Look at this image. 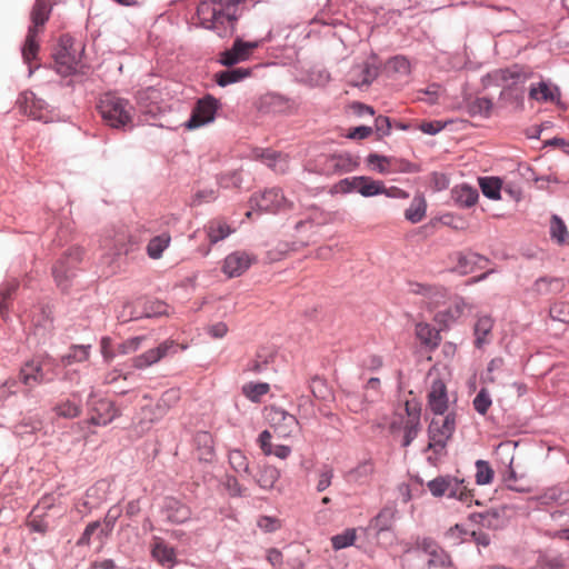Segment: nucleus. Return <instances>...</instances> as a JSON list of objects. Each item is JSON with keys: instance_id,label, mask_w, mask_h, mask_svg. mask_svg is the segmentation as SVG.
I'll list each match as a JSON object with an SVG mask.
<instances>
[{"instance_id": "nucleus-1", "label": "nucleus", "mask_w": 569, "mask_h": 569, "mask_svg": "<svg viewBox=\"0 0 569 569\" xmlns=\"http://www.w3.org/2000/svg\"><path fill=\"white\" fill-rule=\"evenodd\" d=\"M242 0H206L197 7L199 24L219 37L232 36L238 19V6Z\"/></svg>"}, {"instance_id": "nucleus-2", "label": "nucleus", "mask_w": 569, "mask_h": 569, "mask_svg": "<svg viewBox=\"0 0 569 569\" xmlns=\"http://www.w3.org/2000/svg\"><path fill=\"white\" fill-rule=\"evenodd\" d=\"M98 110L109 127L128 130L133 127L134 108L129 100L108 92L100 97Z\"/></svg>"}, {"instance_id": "nucleus-3", "label": "nucleus", "mask_w": 569, "mask_h": 569, "mask_svg": "<svg viewBox=\"0 0 569 569\" xmlns=\"http://www.w3.org/2000/svg\"><path fill=\"white\" fill-rule=\"evenodd\" d=\"M58 361L48 353L34 357L21 366L17 381L31 391L40 385L52 382L58 376Z\"/></svg>"}, {"instance_id": "nucleus-4", "label": "nucleus", "mask_w": 569, "mask_h": 569, "mask_svg": "<svg viewBox=\"0 0 569 569\" xmlns=\"http://www.w3.org/2000/svg\"><path fill=\"white\" fill-rule=\"evenodd\" d=\"M51 7L46 0H36L30 11V26L22 47V57L27 63H31L37 58L39 51L38 36L46 22L49 20Z\"/></svg>"}, {"instance_id": "nucleus-5", "label": "nucleus", "mask_w": 569, "mask_h": 569, "mask_svg": "<svg viewBox=\"0 0 569 569\" xmlns=\"http://www.w3.org/2000/svg\"><path fill=\"white\" fill-rule=\"evenodd\" d=\"M266 419L278 438L295 437L301 429L295 415L277 406H270L266 409Z\"/></svg>"}, {"instance_id": "nucleus-6", "label": "nucleus", "mask_w": 569, "mask_h": 569, "mask_svg": "<svg viewBox=\"0 0 569 569\" xmlns=\"http://www.w3.org/2000/svg\"><path fill=\"white\" fill-rule=\"evenodd\" d=\"M455 429L456 418L453 413H448L443 419H432L428 428V449L438 456L445 455L447 443Z\"/></svg>"}, {"instance_id": "nucleus-7", "label": "nucleus", "mask_w": 569, "mask_h": 569, "mask_svg": "<svg viewBox=\"0 0 569 569\" xmlns=\"http://www.w3.org/2000/svg\"><path fill=\"white\" fill-rule=\"evenodd\" d=\"M271 40V31L268 32L267 37L254 41H243L241 38H236L231 48L224 50L219 54V63L224 67H232L240 62L247 61L252 56L253 51L259 48L266 41Z\"/></svg>"}, {"instance_id": "nucleus-8", "label": "nucleus", "mask_w": 569, "mask_h": 569, "mask_svg": "<svg viewBox=\"0 0 569 569\" xmlns=\"http://www.w3.org/2000/svg\"><path fill=\"white\" fill-rule=\"evenodd\" d=\"M90 418L88 422L93 426H107L120 416L114 402L106 398H98L93 391L87 400Z\"/></svg>"}, {"instance_id": "nucleus-9", "label": "nucleus", "mask_w": 569, "mask_h": 569, "mask_svg": "<svg viewBox=\"0 0 569 569\" xmlns=\"http://www.w3.org/2000/svg\"><path fill=\"white\" fill-rule=\"evenodd\" d=\"M252 208L266 212H279L292 209L293 204L284 196L281 189L270 188L261 193H254L250 198Z\"/></svg>"}, {"instance_id": "nucleus-10", "label": "nucleus", "mask_w": 569, "mask_h": 569, "mask_svg": "<svg viewBox=\"0 0 569 569\" xmlns=\"http://www.w3.org/2000/svg\"><path fill=\"white\" fill-rule=\"evenodd\" d=\"M219 101L210 94L199 99L190 118L184 122L188 130H194L211 123L216 119Z\"/></svg>"}, {"instance_id": "nucleus-11", "label": "nucleus", "mask_w": 569, "mask_h": 569, "mask_svg": "<svg viewBox=\"0 0 569 569\" xmlns=\"http://www.w3.org/2000/svg\"><path fill=\"white\" fill-rule=\"evenodd\" d=\"M82 258V250L78 247L70 248L67 254L58 260L52 268L54 280L61 289L66 290L74 276V267Z\"/></svg>"}, {"instance_id": "nucleus-12", "label": "nucleus", "mask_w": 569, "mask_h": 569, "mask_svg": "<svg viewBox=\"0 0 569 569\" xmlns=\"http://www.w3.org/2000/svg\"><path fill=\"white\" fill-rule=\"evenodd\" d=\"M419 546L426 553L428 569L431 567L437 568H452L453 562L450 555L441 548L432 538H422Z\"/></svg>"}, {"instance_id": "nucleus-13", "label": "nucleus", "mask_w": 569, "mask_h": 569, "mask_svg": "<svg viewBox=\"0 0 569 569\" xmlns=\"http://www.w3.org/2000/svg\"><path fill=\"white\" fill-rule=\"evenodd\" d=\"M470 520L490 530H499L508 525L507 507L491 508L470 515Z\"/></svg>"}, {"instance_id": "nucleus-14", "label": "nucleus", "mask_w": 569, "mask_h": 569, "mask_svg": "<svg viewBox=\"0 0 569 569\" xmlns=\"http://www.w3.org/2000/svg\"><path fill=\"white\" fill-rule=\"evenodd\" d=\"M379 68L369 61L355 64L348 72V82L353 87L369 86L378 77Z\"/></svg>"}, {"instance_id": "nucleus-15", "label": "nucleus", "mask_w": 569, "mask_h": 569, "mask_svg": "<svg viewBox=\"0 0 569 569\" xmlns=\"http://www.w3.org/2000/svg\"><path fill=\"white\" fill-rule=\"evenodd\" d=\"M254 258L246 251H234L224 258L222 271L229 277L241 276L252 264Z\"/></svg>"}, {"instance_id": "nucleus-16", "label": "nucleus", "mask_w": 569, "mask_h": 569, "mask_svg": "<svg viewBox=\"0 0 569 569\" xmlns=\"http://www.w3.org/2000/svg\"><path fill=\"white\" fill-rule=\"evenodd\" d=\"M162 511L167 520L176 525L186 523L192 516L190 507L174 497H167L164 499Z\"/></svg>"}, {"instance_id": "nucleus-17", "label": "nucleus", "mask_w": 569, "mask_h": 569, "mask_svg": "<svg viewBox=\"0 0 569 569\" xmlns=\"http://www.w3.org/2000/svg\"><path fill=\"white\" fill-rule=\"evenodd\" d=\"M448 392L445 382L441 379H435L431 382L428 393L429 409L438 416H442L448 409Z\"/></svg>"}, {"instance_id": "nucleus-18", "label": "nucleus", "mask_w": 569, "mask_h": 569, "mask_svg": "<svg viewBox=\"0 0 569 569\" xmlns=\"http://www.w3.org/2000/svg\"><path fill=\"white\" fill-rule=\"evenodd\" d=\"M174 347L176 345L173 341L166 340L158 347L149 349L140 356L136 357L133 360V366L137 369L150 367L164 358L171 350L174 349Z\"/></svg>"}, {"instance_id": "nucleus-19", "label": "nucleus", "mask_w": 569, "mask_h": 569, "mask_svg": "<svg viewBox=\"0 0 569 569\" xmlns=\"http://www.w3.org/2000/svg\"><path fill=\"white\" fill-rule=\"evenodd\" d=\"M254 157L278 174H283L289 170L288 156L281 152L271 149H258L254 151Z\"/></svg>"}, {"instance_id": "nucleus-20", "label": "nucleus", "mask_w": 569, "mask_h": 569, "mask_svg": "<svg viewBox=\"0 0 569 569\" xmlns=\"http://www.w3.org/2000/svg\"><path fill=\"white\" fill-rule=\"evenodd\" d=\"M81 67V52L73 50L72 54L54 53V68L56 71L62 76L68 77L78 72Z\"/></svg>"}, {"instance_id": "nucleus-21", "label": "nucleus", "mask_w": 569, "mask_h": 569, "mask_svg": "<svg viewBox=\"0 0 569 569\" xmlns=\"http://www.w3.org/2000/svg\"><path fill=\"white\" fill-rule=\"evenodd\" d=\"M22 98L24 101L23 106H22V110L27 116L31 117L34 120H39V121H43V122L48 121V116H47L48 104L44 100L37 98L34 96V93H32V92L23 93Z\"/></svg>"}, {"instance_id": "nucleus-22", "label": "nucleus", "mask_w": 569, "mask_h": 569, "mask_svg": "<svg viewBox=\"0 0 569 569\" xmlns=\"http://www.w3.org/2000/svg\"><path fill=\"white\" fill-rule=\"evenodd\" d=\"M53 411L58 417L73 419L80 416L82 411V400L79 392H72L70 397L60 400Z\"/></svg>"}, {"instance_id": "nucleus-23", "label": "nucleus", "mask_w": 569, "mask_h": 569, "mask_svg": "<svg viewBox=\"0 0 569 569\" xmlns=\"http://www.w3.org/2000/svg\"><path fill=\"white\" fill-rule=\"evenodd\" d=\"M272 432L270 430H263L257 442L264 456H274L279 459H287L291 455V448L284 445L272 446L271 443Z\"/></svg>"}, {"instance_id": "nucleus-24", "label": "nucleus", "mask_w": 569, "mask_h": 569, "mask_svg": "<svg viewBox=\"0 0 569 569\" xmlns=\"http://www.w3.org/2000/svg\"><path fill=\"white\" fill-rule=\"evenodd\" d=\"M488 259L476 252L458 253L457 258V272L468 274L475 272L477 269L485 268Z\"/></svg>"}, {"instance_id": "nucleus-25", "label": "nucleus", "mask_w": 569, "mask_h": 569, "mask_svg": "<svg viewBox=\"0 0 569 569\" xmlns=\"http://www.w3.org/2000/svg\"><path fill=\"white\" fill-rule=\"evenodd\" d=\"M417 539L415 547L408 548L401 556V566L403 569H428V562L425 551L419 546Z\"/></svg>"}, {"instance_id": "nucleus-26", "label": "nucleus", "mask_w": 569, "mask_h": 569, "mask_svg": "<svg viewBox=\"0 0 569 569\" xmlns=\"http://www.w3.org/2000/svg\"><path fill=\"white\" fill-rule=\"evenodd\" d=\"M50 507L51 505L47 501H41L33 507L27 522L31 531L44 535L49 530V522L46 520V511Z\"/></svg>"}, {"instance_id": "nucleus-27", "label": "nucleus", "mask_w": 569, "mask_h": 569, "mask_svg": "<svg viewBox=\"0 0 569 569\" xmlns=\"http://www.w3.org/2000/svg\"><path fill=\"white\" fill-rule=\"evenodd\" d=\"M406 411L409 417L408 421L405 425V436L402 446L409 447L411 442L417 438L421 425H420V409L416 407H411L409 402L406 403Z\"/></svg>"}, {"instance_id": "nucleus-28", "label": "nucleus", "mask_w": 569, "mask_h": 569, "mask_svg": "<svg viewBox=\"0 0 569 569\" xmlns=\"http://www.w3.org/2000/svg\"><path fill=\"white\" fill-rule=\"evenodd\" d=\"M373 472L375 461L371 458H367L348 471L347 480L356 485H366L370 481Z\"/></svg>"}, {"instance_id": "nucleus-29", "label": "nucleus", "mask_w": 569, "mask_h": 569, "mask_svg": "<svg viewBox=\"0 0 569 569\" xmlns=\"http://www.w3.org/2000/svg\"><path fill=\"white\" fill-rule=\"evenodd\" d=\"M560 92L557 86H550L546 81L531 84L529 89V98L538 102H555L559 99Z\"/></svg>"}, {"instance_id": "nucleus-30", "label": "nucleus", "mask_w": 569, "mask_h": 569, "mask_svg": "<svg viewBox=\"0 0 569 569\" xmlns=\"http://www.w3.org/2000/svg\"><path fill=\"white\" fill-rule=\"evenodd\" d=\"M451 193L455 203L461 208L473 207L479 199L478 190L467 183L456 186Z\"/></svg>"}, {"instance_id": "nucleus-31", "label": "nucleus", "mask_w": 569, "mask_h": 569, "mask_svg": "<svg viewBox=\"0 0 569 569\" xmlns=\"http://www.w3.org/2000/svg\"><path fill=\"white\" fill-rule=\"evenodd\" d=\"M495 76L497 79L510 82L508 86H512L515 88V86L525 83L529 78H531L532 72L528 71L523 67L515 64L510 68L497 70Z\"/></svg>"}, {"instance_id": "nucleus-32", "label": "nucleus", "mask_w": 569, "mask_h": 569, "mask_svg": "<svg viewBox=\"0 0 569 569\" xmlns=\"http://www.w3.org/2000/svg\"><path fill=\"white\" fill-rule=\"evenodd\" d=\"M152 557L162 566L173 568L177 563L176 551L163 540L157 538L151 549Z\"/></svg>"}, {"instance_id": "nucleus-33", "label": "nucleus", "mask_w": 569, "mask_h": 569, "mask_svg": "<svg viewBox=\"0 0 569 569\" xmlns=\"http://www.w3.org/2000/svg\"><path fill=\"white\" fill-rule=\"evenodd\" d=\"M203 230L211 244H216L233 232V229H231V227L226 221L220 219L210 220L204 226Z\"/></svg>"}, {"instance_id": "nucleus-34", "label": "nucleus", "mask_w": 569, "mask_h": 569, "mask_svg": "<svg viewBox=\"0 0 569 569\" xmlns=\"http://www.w3.org/2000/svg\"><path fill=\"white\" fill-rule=\"evenodd\" d=\"M252 73L250 68L227 69L214 74V80L219 87H227L249 78Z\"/></svg>"}, {"instance_id": "nucleus-35", "label": "nucleus", "mask_w": 569, "mask_h": 569, "mask_svg": "<svg viewBox=\"0 0 569 569\" xmlns=\"http://www.w3.org/2000/svg\"><path fill=\"white\" fill-rule=\"evenodd\" d=\"M279 478L280 471L276 467L264 465L254 476V481L262 490H271Z\"/></svg>"}, {"instance_id": "nucleus-36", "label": "nucleus", "mask_w": 569, "mask_h": 569, "mask_svg": "<svg viewBox=\"0 0 569 569\" xmlns=\"http://www.w3.org/2000/svg\"><path fill=\"white\" fill-rule=\"evenodd\" d=\"M171 243V236L168 232H162L151 238L146 247L147 254L150 259L158 260L162 257L163 252Z\"/></svg>"}, {"instance_id": "nucleus-37", "label": "nucleus", "mask_w": 569, "mask_h": 569, "mask_svg": "<svg viewBox=\"0 0 569 569\" xmlns=\"http://www.w3.org/2000/svg\"><path fill=\"white\" fill-rule=\"evenodd\" d=\"M565 288V281L557 277H541L533 283V290L538 295H557L560 293Z\"/></svg>"}, {"instance_id": "nucleus-38", "label": "nucleus", "mask_w": 569, "mask_h": 569, "mask_svg": "<svg viewBox=\"0 0 569 569\" xmlns=\"http://www.w3.org/2000/svg\"><path fill=\"white\" fill-rule=\"evenodd\" d=\"M450 499H457L468 506L472 502L471 491L468 489L463 479L451 476V483L448 487L447 496Z\"/></svg>"}, {"instance_id": "nucleus-39", "label": "nucleus", "mask_w": 569, "mask_h": 569, "mask_svg": "<svg viewBox=\"0 0 569 569\" xmlns=\"http://www.w3.org/2000/svg\"><path fill=\"white\" fill-rule=\"evenodd\" d=\"M416 335L421 345L430 349L437 348L440 342L439 331L428 323H418Z\"/></svg>"}, {"instance_id": "nucleus-40", "label": "nucleus", "mask_w": 569, "mask_h": 569, "mask_svg": "<svg viewBox=\"0 0 569 569\" xmlns=\"http://www.w3.org/2000/svg\"><path fill=\"white\" fill-rule=\"evenodd\" d=\"M479 187L482 194L491 200L501 198L503 181L499 177H481L479 178Z\"/></svg>"}, {"instance_id": "nucleus-41", "label": "nucleus", "mask_w": 569, "mask_h": 569, "mask_svg": "<svg viewBox=\"0 0 569 569\" xmlns=\"http://www.w3.org/2000/svg\"><path fill=\"white\" fill-rule=\"evenodd\" d=\"M179 399L180 392L178 389H169L164 391L154 407L156 417L150 419V421L153 422L154 420H159L172 406L179 401Z\"/></svg>"}, {"instance_id": "nucleus-42", "label": "nucleus", "mask_w": 569, "mask_h": 569, "mask_svg": "<svg viewBox=\"0 0 569 569\" xmlns=\"http://www.w3.org/2000/svg\"><path fill=\"white\" fill-rule=\"evenodd\" d=\"M228 461L231 469L240 476H251L249 459L240 449L229 451Z\"/></svg>"}, {"instance_id": "nucleus-43", "label": "nucleus", "mask_w": 569, "mask_h": 569, "mask_svg": "<svg viewBox=\"0 0 569 569\" xmlns=\"http://www.w3.org/2000/svg\"><path fill=\"white\" fill-rule=\"evenodd\" d=\"M426 211H427L426 199L423 196L418 194V196H415L409 208L406 209L405 218L408 221H410L411 223H418L425 218Z\"/></svg>"}, {"instance_id": "nucleus-44", "label": "nucleus", "mask_w": 569, "mask_h": 569, "mask_svg": "<svg viewBox=\"0 0 569 569\" xmlns=\"http://www.w3.org/2000/svg\"><path fill=\"white\" fill-rule=\"evenodd\" d=\"M90 345H73L70 347L69 352L61 357L63 366H70L74 362H83L89 359Z\"/></svg>"}, {"instance_id": "nucleus-45", "label": "nucleus", "mask_w": 569, "mask_h": 569, "mask_svg": "<svg viewBox=\"0 0 569 569\" xmlns=\"http://www.w3.org/2000/svg\"><path fill=\"white\" fill-rule=\"evenodd\" d=\"M359 180H361V182H359L358 192L365 198L386 192V187L382 181H376L366 176H359Z\"/></svg>"}, {"instance_id": "nucleus-46", "label": "nucleus", "mask_w": 569, "mask_h": 569, "mask_svg": "<svg viewBox=\"0 0 569 569\" xmlns=\"http://www.w3.org/2000/svg\"><path fill=\"white\" fill-rule=\"evenodd\" d=\"M493 327V321L490 317L483 316L480 317L475 325V336L476 341L475 345L477 348H481L483 345L488 342L487 337L491 332Z\"/></svg>"}, {"instance_id": "nucleus-47", "label": "nucleus", "mask_w": 569, "mask_h": 569, "mask_svg": "<svg viewBox=\"0 0 569 569\" xmlns=\"http://www.w3.org/2000/svg\"><path fill=\"white\" fill-rule=\"evenodd\" d=\"M495 471L486 460L476 461V483L479 486H486L491 483L493 480Z\"/></svg>"}, {"instance_id": "nucleus-48", "label": "nucleus", "mask_w": 569, "mask_h": 569, "mask_svg": "<svg viewBox=\"0 0 569 569\" xmlns=\"http://www.w3.org/2000/svg\"><path fill=\"white\" fill-rule=\"evenodd\" d=\"M451 483V476H439L435 479L427 482V488L429 489L430 493L436 497L440 498L443 496H447L448 487H450Z\"/></svg>"}, {"instance_id": "nucleus-49", "label": "nucleus", "mask_w": 569, "mask_h": 569, "mask_svg": "<svg viewBox=\"0 0 569 569\" xmlns=\"http://www.w3.org/2000/svg\"><path fill=\"white\" fill-rule=\"evenodd\" d=\"M269 385L266 382H250L242 387V393L251 401L258 402L260 398L269 392Z\"/></svg>"}, {"instance_id": "nucleus-50", "label": "nucleus", "mask_w": 569, "mask_h": 569, "mask_svg": "<svg viewBox=\"0 0 569 569\" xmlns=\"http://www.w3.org/2000/svg\"><path fill=\"white\" fill-rule=\"evenodd\" d=\"M391 159L386 156H380L377 153H370L367 157V163L372 167L373 170L378 171L381 174L391 173Z\"/></svg>"}, {"instance_id": "nucleus-51", "label": "nucleus", "mask_w": 569, "mask_h": 569, "mask_svg": "<svg viewBox=\"0 0 569 569\" xmlns=\"http://www.w3.org/2000/svg\"><path fill=\"white\" fill-rule=\"evenodd\" d=\"M492 109V101L487 97L475 99L469 104V111L472 116H481L488 118Z\"/></svg>"}, {"instance_id": "nucleus-52", "label": "nucleus", "mask_w": 569, "mask_h": 569, "mask_svg": "<svg viewBox=\"0 0 569 569\" xmlns=\"http://www.w3.org/2000/svg\"><path fill=\"white\" fill-rule=\"evenodd\" d=\"M421 171V166L401 158L391 159V173H416Z\"/></svg>"}, {"instance_id": "nucleus-53", "label": "nucleus", "mask_w": 569, "mask_h": 569, "mask_svg": "<svg viewBox=\"0 0 569 569\" xmlns=\"http://www.w3.org/2000/svg\"><path fill=\"white\" fill-rule=\"evenodd\" d=\"M18 288V282L16 280L7 281L0 287V315L4 317L8 311L7 301L11 299L12 295Z\"/></svg>"}, {"instance_id": "nucleus-54", "label": "nucleus", "mask_w": 569, "mask_h": 569, "mask_svg": "<svg viewBox=\"0 0 569 569\" xmlns=\"http://www.w3.org/2000/svg\"><path fill=\"white\" fill-rule=\"evenodd\" d=\"M356 537L355 529H347L342 533L336 535L331 538L332 548L340 550L350 547L355 543Z\"/></svg>"}, {"instance_id": "nucleus-55", "label": "nucleus", "mask_w": 569, "mask_h": 569, "mask_svg": "<svg viewBox=\"0 0 569 569\" xmlns=\"http://www.w3.org/2000/svg\"><path fill=\"white\" fill-rule=\"evenodd\" d=\"M551 238L557 240L558 243H565L568 239V231L563 221L553 216L550 226Z\"/></svg>"}, {"instance_id": "nucleus-56", "label": "nucleus", "mask_w": 569, "mask_h": 569, "mask_svg": "<svg viewBox=\"0 0 569 569\" xmlns=\"http://www.w3.org/2000/svg\"><path fill=\"white\" fill-rule=\"evenodd\" d=\"M223 486L230 497L241 498L246 496V488L242 487L236 476L227 475L224 477Z\"/></svg>"}, {"instance_id": "nucleus-57", "label": "nucleus", "mask_w": 569, "mask_h": 569, "mask_svg": "<svg viewBox=\"0 0 569 569\" xmlns=\"http://www.w3.org/2000/svg\"><path fill=\"white\" fill-rule=\"evenodd\" d=\"M116 241V253L118 256H127L137 248V241L130 234H120Z\"/></svg>"}, {"instance_id": "nucleus-58", "label": "nucleus", "mask_w": 569, "mask_h": 569, "mask_svg": "<svg viewBox=\"0 0 569 569\" xmlns=\"http://www.w3.org/2000/svg\"><path fill=\"white\" fill-rule=\"evenodd\" d=\"M309 389L316 399H326L329 395V389L325 379L315 376L310 379Z\"/></svg>"}, {"instance_id": "nucleus-59", "label": "nucleus", "mask_w": 569, "mask_h": 569, "mask_svg": "<svg viewBox=\"0 0 569 569\" xmlns=\"http://www.w3.org/2000/svg\"><path fill=\"white\" fill-rule=\"evenodd\" d=\"M492 403L490 393L487 389L481 388L473 399V408L480 415H486Z\"/></svg>"}, {"instance_id": "nucleus-60", "label": "nucleus", "mask_w": 569, "mask_h": 569, "mask_svg": "<svg viewBox=\"0 0 569 569\" xmlns=\"http://www.w3.org/2000/svg\"><path fill=\"white\" fill-rule=\"evenodd\" d=\"M140 318H143L142 312L136 311L134 306L130 301L123 302L121 309L117 313V319L122 323Z\"/></svg>"}, {"instance_id": "nucleus-61", "label": "nucleus", "mask_w": 569, "mask_h": 569, "mask_svg": "<svg viewBox=\"0 0 569 569\" xmlns=\"http://www.w3.org/2000/svg\"><path fill=\"white\" fill-rule=\"evenodd\" d=\"M392 517V510L385 508L372 520V527L378 531H386L391 527Z\"/></svg>"}, {"instance_id": "nucleus-62", "label": "nucleus", "mask_w": 569, "mask_h": 569, "mask_svg": "<svg viewBox=\"0 0 569 569\" xmlns=\"http://www.w3.org/2000/svg\"><path fill=\"white\" fill-rule=\"evenodd\" d=\"M359 182H361V180H359V177L345 178L333 186L331 192H336V193H350L352 191L358 192Z\"/></svg>"}, {"instance_id": "nucleus-63", "label": "nucleus", "mask_w": 569, "mask_h": 569, "mask_svg": "<svg viewBox=\"0 0 569 569\" xmlns=\"http://www.w3.org/2000/svg\"><path fill=\"white\" fill-rule=\"evenodd\" d=\"M540 505L549 506L555 502H560L563 500V491L559 487L548 488L543 493H541L538 498Z\"/></svg>"}, {"instance_id": "nucleus-64", "label": "nucleus", "mask_w": 569, "mask_h": 569, "mask_svg": "<svg viewBox=\"0 0 569 569\" xmlns=\"http://www.w3.org/2000/svg\"><path fill=\"white\" fill-rule=\"evenodd\" d=\"M551 317L560 322L569 323V303L557 302L550 308Z\"/></svg>"}]
</instances>
